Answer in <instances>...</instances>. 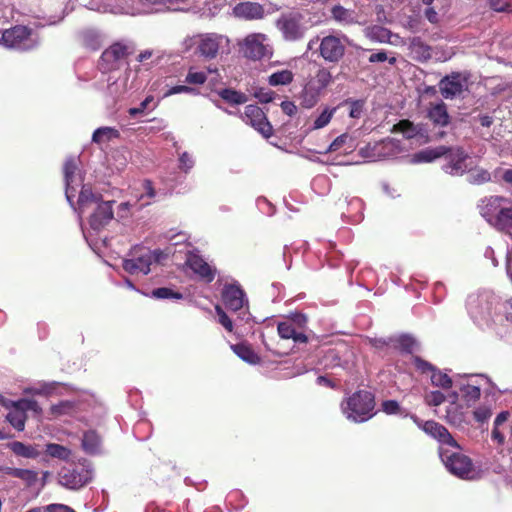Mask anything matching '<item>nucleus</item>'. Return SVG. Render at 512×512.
Instances as JSON below:
<instances>
[{
	"mask_svg": "<svg viewBox=\"0 0 512 512\" xmlns=\"http://www.w3.org/2000/svg\"><path fill=\"white\" fill-rule=\"evenodd\" d=\"M375 396L370 391L358 390L341 403V409L347 419L353 422H365L375 415Z\"/></svg>",
	"mask_w": 512,
	"mask_h": 512,
	"instance_id": "nucleus-1",
	"label": "nucleus"
},
{
	"mask_svg": "<svg viewBox=\"0 0 512 512\" xmlns=\"http://www.w3.org/2000/svg\"><path fill=\"white\" fill-rule=\"evenodd\" d=\"M134 52L135 47L130 42H114L103 51L100 58V67L104 72L116 70Z\"/></svg>",
	"mask_w": 512,
	"mask_h": 512,
	"instance_id": "nucleus-2",
	"label": "nucleus"
},
{
	"mask_svg": "<svg viewBox=\"0 0 512 512\" xmlns=\"http://www.w3.org/2000/svg\"><path fill=\"white\" fill-rule=\"evenodd\" d=\"M440 456L446 468L455 476L469 479L474 473L472 460L461 452L442 449Z\"/></svg>",
	"mask_w": 512,
	"mask_h": 512,
	"instance_id": "nucleus-3",
	"label": "nucleus"
},
{
	"mask_svg": "<svg viewBox=\"0 0 512 512\" xmlns=\"http://www.w3.org/2000/svg\"><path fill=\"white\" fill-rule=\"evenodd\" d=\"M244 121L251 125L265 139H269L274 134V129L269 122L264 111L257 105H247L245 107Z\"/></svg>",
	"mask_w": 512,
	"mask_h": 512,
	"instance_id": "nucleus-4",
	"label": "nucleus"
},
{
	"mask_svg": "<svg viewBox=\"0 0 512 512\" xmlns=\"http://www.w3.org/2000/svg\"><path fill=\"white\" fill-rule=\"evenodd\" d=\"M411 418L420 429H422L427 435L436 439L441 444H446L448 446L460 449V446L456 440L452 437L448 429L442 424L434 420L423 421L417 416H412Z\"/></svg>",
	"mask_w": 512,
	"mask_h": 512,
	"instance_id": "nucleus-5",
	"label": "nucleus"
},
{
	"mask_svg": "<svg viewBox=\"0 0 512 512\" xmlns=\"http://www.w3.org/2000/svg\"><path fill=\"white\" fill-rule=\"evenodd\" d=\"M267 36L262 33L247 35L240 44L243 55L251 60H260L269 54L268 46L264 44Z\"/></svg>",
	"mask_w": 512,
	"mask_h": 512,
	"instance_id": "nucleus-6",
	"label": "nucleus"
},
{
	"mask_svg": "<svg viewBox=\"0 0 512 512\" xmlns=\"http://www.w3.org/2000/svg\"><path fill=\"white\" fill-rule=\"evenodd\" d=\"M302 19V15L298 12L284 14L278 19L277 27L281 30L286 40L295 41L303 36Z\"/></svg>",
	"mask_w": 512,
	"mask_h": 512,
	"instance_id": "nucleus-7",
	"label": "nucleus"
},
{
	"mask_svg": "<svg viewBox=\"0 0 512 512\" xmlns=\"http://www.w3.org/2000/svg\"><path fill=\"white\" fill-rule=\"evenodd\" d=\"M346 47L340 38L328 35L322 38L319 44V54L330 63H338L345 54Z\"/></svg>",
	"mask_w": 512,
	"mask_h": 512,
	"instance_id": "nucleus-8",
	"label": "nucleus"
},
{
	"mask_svg": "<svg viewBox=\"0 0 512 512\" xmlns=\"http://www.w3.org/2000/svg\"><path fill=\"white\" fill-rule=\"evenodd\" d=\"M185 265L202 281L211 283L215 279L216 268L212 267L196 252L189 251L186 255Z\"/></svg>",
	"mask_w": 512,
	"mask_h": 512,
	"instance_id": "nucleus-9",
	"label": "nucleus"
},
{
	"mask_svg": "<svg viewBox=\"0 0 512 512\" xmlns=\"http://www.w3.org/2000/svg\"><path fill=\"white\" fill-rule=\"evenodd\" d=\"M58 476L59 484L71 490H77L91 480L90 472L83 468H62Z\"/></svg>",
	"mask_w": 512,
	"mask_h": 512,
	"instance_id": "nucleus-10",
	"label": "nucleus"
},
{
	"mask_svg": "<svg viewBox=\"0 0 512 512\" xmlns=\"http://www.w3.org/2000/svg\"><path fill=\"white\" fill-rule=\"evenodd\" d=\"M447 162L443 165V170L452 176L463 175L468 166L466 164L469 155L464 151L463 148H450L448 153L445 155Z\"/></svg>",
	"mask_w": 512,
	"mask_h": 512,
	"instance_id": "nucleus-11",
	"label": "nucleus"
},
{
	"mask_svg": "<svg viewBox=\"0 0 512 512\" xmlns=\"http://www.w3.org/2000/svg\"><path fill=\"white\" fill-rule=\"evenodd\" d=\"M199 41H196V37H192L185 41L187 48H190L194 44H198V51L201 56L206 59H214L219 51L221 36L216 34H206L199 36Z\"/></svg>",
	"mask_w": 512,
	"mask_h": 512,
	"instance_id": "nucleus-12",
	"label": "nucleus"
},
{
	"mask_svg": "<svg viewBox=\"0 0 512 512\" xmlns=\"http://www.w3.org/2000/svg\"><path fill=\"white\" fill-rule=\"evenodd\" d=\"M233 15L244 20H259L265 15L263 5L258 2H240L233 7Z\"/></svg>",
	"mask_w": 512,
	"mask_h": 512,
	"instance_id": "nucleus-13",
	"label": "nucleus"
},
{
	"mask_svg": "<svg viewBox=\"0 0 512 512\" xmlns=\"http://www.w3.org/2000/svg\"><path fill=\"white\" fill-rule=\"evenodd\" d=\"M114 201H100L91 215L89 223L93 230H100L113 219V205Z\"/></svg>",
	"mask_w": 512,
	"mask_h": 512,
	"instance_id": "nucleus-14",
	"label": "nucleus"
},
{
	"mask_svg": "<svg viewBox=\"0 0 512 512\" xmlns=\"http://www.w3.org/2000/svg\"><path fill=\"white\" fill-rule=\"evenodd\" d=\"M222 300L227 309L231 311H238L244 306L245 293L240 286L229 284L223 289Z\"/></svg>",
	"mask_w": 512,
	"mask_h": 512,
	"instance_id": "nucleus-15",
	"label": "nucleus"
},
{
	"mask_svg": "<svg viewBox=\"0 0 512 512\" xmlns=\"http://www.w3.org/2000/svg\"><path fill=\"white\" fill-rule=\"evenodd\" d=\"M152 264L151 252L147 251L137 257L131 259H124L122 263L123 269L129 274L143 273L147 275L150 272Z\"/></svg>",
	"mask_w": 512,
	"mask_h": 512,
	"instance_id": "nucleus-16",
	"label": "nucleus"
},
{
	"mask_svg": "<svg viewBox=\"0 0 512 512\" xmlns=\"http://www.w3.org/2000/svg\"><path fill=\"white\" fill-rule=\"evenodd\" d=\"M464 84L465 81L461 78V75L459 73H453L440 81L439 88L444 98L452 99L462 93Z\"/></svg>",
	"mask_w": 512,
	"mask_h": 512,
	"instance_id": "nucleus-17",
	"label": "nucleus"
},
{
	"mask_svg": "<svg viewBox=\"0 0 512 512\" xmlns=\"http://www.w3.org/2000/svg\"><path fill=\"white\" fill-rule=\"evenodd\" d=\"M314 82L317 84V91L315 94H312L309 99H307V96L310 88L306 86L304 89V103L308 108L316 104L319 92L325 89L332 82V75L330 71L327 68L319 69L314 77Z\"/></svg>",
	"mask_w": 512,
	"mask_h": 512,
	"instance_id": "nucleus-18",
	"label": "nucleus"
},
{
	"mask_svg": "<svg viewBox=\"0 0 512 512\" xmlns=\"http://www.w3.org/2000/svg\"><path fill=\"white\" fill-rule=\"evenodd\" d=\"M31 31L26 26H14L2 34V41L5 46L16 48L21 46L30 36Z\"/></svg>",
	"mask_w": 512,
	"mask_h": 512,
	"instance_id": "nucleus-19",
	"label": "nucleus"
},
{
	"mask_svg": "<svg viewBox=\"0 0 512 512\" xmlns=\"http://www.w3.org/2000/svg\"><path fill=\"white\" fill-rule=\"evenodd\" d=\"M507 199L503 196H489L485 197L481 200V204L479 205L480 214L489 222H491L493 217H496V214L501 209V204L506 202Z\"/></svg>",
	"mask_w": 512,
	"mask_h": 512,
	"instance_id": "nucleus-20",
	"label": "nucleus"
},
{
	"mask_svg": "<svg viewBox=\"0 0 512 512\" xmlns=\"http://www.w3.org/2000/svg\"><path fill=\"white\" fill-rule=\"evenodd\" d=\"M291 321H282L278 323L277 331L282 339H292L295 343L304 344L308 342V337L304 331H298L292 326Z\"/></svg>",
	"mask_w": 512,
	"mask_h": 512,
	"instance_id": "nucleus-21",
	"label": "nucleus"
},
{
	"mask_svg": "<svg viewBox=\"0 0 512 512\" xmlns=\"http://www.w3.org/2000/svg\"><path fill=\"white\" fill-rule=\"evenodd\" d=\"M427 117L435 126L445 127L450 123V116L444 102L431 105L428 109Z\"/></svg>",
	"mask_w": 512,
	"mask_h": 512,
	"instance_id": "nucleus-22",
	"label": "nucleus"
},
{
	"mask_svg": "<svg viewBox=\"0 0 512 512\" xmlns=\"http://www.w3.org/2000/svg\"><path fill=\"white\" fill-rule=\"evenodd\" d=\"M9 412L6 415L7 421L13 426L17 431H23L25 429V423L27 420V414L19 405V402L16 401L10 408Z\"/></svg>",
	"mask_w": 512,
	"mask_h": 512,
	"instance_id": "nucleus-23",
	"label": "nucleus"
},
{
	"mask_svg": "<svg viewBox=\"0 0 512 512\" xmlns=\"http://www.w3.org/2000/svg\"><path fill=\"white\" fill-rule=\"evenodd\" d=\"M7 448H9L16 456L27 459H36L40 455L36 446L25 444L20 441L9 442L7 444Z\"/></svg>",
	"mask_w": 512,
	"mask_h": 512,
	"instance_id": "nucleus-24",
	"label": "nucleus"
},
{
	"mask_svg": "<svg viewBox=\"0 0 512 512\" xmlns=\"http://www.w3.org/2000/svg\"><path fill=\"white\" fill-rule=\"evenodd\" d=\"M101 199V194L93 193L90 187L84 185L80 191L77 201L79 214H83L91 204L99 203Z\"/></svg>",
	"mask_w": 512,
	"mask_h": 512,
	"instance_id": "nucleus-25",
	"label": "nucleus"
},
{
	"mask_svg": "<svg viewBox=\"0 0 512 512\" xmlns=\"http://www.w3.org/2000/svg\"><path fill=\"white\" fill-rule=\"evenodd\" d=\"M449 151V147L438 146L436 148H426L414 154L413 158L415 162H431L437 158L446 155Z\"/></svg>",
	"mask_w": 512,
	"mask_h": 512,
	"instance_id": "nucleus-26",
	"label": "nucleus"
},
{
	"mask_svg": "<svg viewBox=\"0 0 512 512\" xmlns=\"http://www.w3.org/2000/svg\"><path fill=\"white\" fill-rule=\"evenodd\" d=\"M421 128L408 119L400 120L393 125L391 132L402 133L406 139H413L421 135Z\"/></svg>",
	"mask_w": 512,
	"mask_h": 512,
	"instance_id": "nucleus-27",
	"label": "nucleus"
},
{
	"mask_svg": "<svg viewBox=\"0 0 512 512\" xmlns=\"http://www.w3.org/2000/svg\"><path fill=\"white\" fill-rule=\"evenodd\" d=\"M232 350L239 358L249 364H258L261 360L253 348L246 343L235 344L232 346Z\"/></svg>",
	"mask_w": 512,
	"mask_h": 512,
	"instance_id": "nucleus-28",
	"label": "nucleus"
},
{
	"mask_svg": "<svg viewBox=\"0 0 512 512\" xmlns=\"http://www.w3.org/2000/svg\"><path fill=\"white\" fill-rule=\"evenodd\" d=\"M411 50L415 55V59L420 62H426L432 57V49L425 44L420 38H414L411 42Z\"/></svg>",
	"mask_w": 512,
	"mask_h": 512,
	"instance_id": "nucleus-29",
	"label": "nucleus"
},
{
	"mask_svg": "<svg viewBox=\"0 0 512 512\" xmlns=\"http://www.w3.org/2000/svg\"><path fill=\"white\" fill-rule=\"evenodd\" d=\"M77 171V164L73 158L65 161L63 166L64 179L66 184V197L69 202L72 201L74 194L70 193V186L73 183L75 173Z\"/></svg>",
	"mask_w": 512,
	"mask_h": 512,
	"instance_id": "nucleus-30",
	"label": "nucleus"
},
{
	"mask_svg": "<svg viewBox=\"0 0 512 512\" xmlns=\"http://www.w3.org/2000/svg\"><path fill=\"white\" fill-rule=\"evenodd\" d=\"M218 95L230 105H240L248 101V97L245 93L232 88L222 89L218 91Z\"/></svg>",
	"mask_w": 512,
	"mask_h": 512,
	"instance_id": "nucleus-31",
	"label": "nucleus"
},
{
	"mask_svg": "<svg viewBox=\"0 0 512 512\" xmlns=\"http://www.w3.org/2000/svg\"><path fill=\"white\" fill-rule=\"evenodd\" d=\"M494 225L501 231L512 229V207L501 208L496 214Z\"/></svg>",
	"mask_w": 512,
	"mask_h": 512,
	"instance_id": "nucleus-32",
	"label": "nucleus"
},
{
	"mask_svg": "<svg viewBox=\"0 0 512 512\" xmlns=\"http://www.w3.org/2000/svg\"><path fill=\"white\" fill-rule=\"evenodd\" d=\"M332 17L339 23L342 24H353L356 22L355 12L353 10L346 9L341 5H335L332 10Z\"/></svg>",
	"mask_w": 512,
	"mask_h": 512,
	"instance_id": "nucleus-33",
	"label": "nucleus"
},
{
	"mask_svg": "<svg viewBox=\"0 0 512 512\" xmlns=\"http://www.w3.org/2000/svg\"><path fill=\"white\" fill-rule=\"evenodd\" d=\"M459 390L462 393L463 400L468 406L474 404L481 396V389L476 385L463 384L460 386Z\"/></svg>",
	"mask_w": 512,
	"mask_h": 512,
	"instance_id": "nucleus-34",
	"label": "nucleus"
},
{
	"mask_svg": "<svg viewBox=\"0 0 512 512\" xmlns=\"http://www.w3.org/2000/svg\"><path fill=\"white\" fill-rule=\"evenodd\" d=\"M100 442V437L95 431H87L83 435L82 447L87 453L93 454L98 451Z\"/></svg>",
	"mask_w": 512,
	"mask_h": 512,
	"instance_id": "nucleus-35",
	"label": "nucleus"
},
{
	"mask_svg": "<svg viewBox=\"0 0 512 512\" xmlns=\"http://www.w3.org/2000/svg\"><path fill=\"white\" fill-rule=\"evenodd\" d=\"M119 136L118 130L111 127H100L92 135V141L101 144Z\"/></svg>",
	"mask_w": 512,
	"mask_h": 512,
	"instance_id": "nucleus-36",
	"label": "nucleus"
},
{
	"mask_svg": "<svg viewBox=\"0 0 512 512\" xmlns=\"http://www.w3.org/2000/svg\"><path fill=\"white\" fill-rule=\"evenodd\" d=\"M431 384L435 387H439L442 389H450L453 385V381L446 373L442 372L437 367L432 372L431 376Z\"/></svg>",
	"mask_w": 512,
	"mask_h": 512,
	"instance_id": "nucleus-37",
	"label": "nucleus"
},
{
	"mask_svg": "<svg viewBox=\"0 0 512 512\" xmlns=\"http://www.w3.org/2000/svg\"><path fill=\"white\" fill-rule=\"evenodd\" d=\"M446 421L454 426H459L464 421V414L455 402H452L446 410Z\"/></svg>",
	"mask_w": 512,
	"mask_h": 512,
	"instance_id": "nucleus-38",
	"label": "nucleus"
},
{
	"mask_svg": "<svg viewBox=\"0 0 512 512\" xmlns=\"http://www.w3.org/2000/svg\"><path fill=\"white\" fill-rule=\"evenodd\" d=\"M46 453L52 457L60 460H68L71 456V450L63 445L56 443H49L46 445Z\"/></svg>",
	"mask_w": 512,
	"mask_h": 512,
	"instance_id": "nucleus-39",
	"label": "nucleus"
},
{
	"mask_svg": "<svg viewBox=\"0 0 512 512\" xmlns=\"http://www.w3.org/2000/svg\"><path fill=\"white\" fill-rule=\"evenodd\" d=\"M395 148V141L393 139L387 138L382 141L376 142L372 150L374 151V156L385 157L393 153V149Z\"/></svg>",
	"mask_w": 512,
	"mask_h": 512,
	"instance_id": "nucleus-40",
	"label": "nucleus"
},
{
	"mask_svg": "<svg viewBox=\"0 0 512 512\" xmlns=\"http://www.w3.org/2000/svg\"><path fill=\"white\" fill-rule=\"evenodd\" d=\"M293 81V74L289 70H282L273 73L269 77V84L272 86L287 85Z\"/></svg>",
	"mask_w": 512,
	"mask_h": 512,
	"instance_id": "nucleus-41",
	"label": "nucleus"
},
{
	"mask_svg": "<svg viewBox=\"0 0 512 512\" xmlns=\"http://www.w3.org/2000/svg\"><path fill=\"white\" fill-rule=\"evenodd\" d=\"M397 342V350L406 354H411L414 350V347L417 345L416 340L408 334L399 335Z\"/></svg>",
	"mask_w": 512,
	"mask_h": 512,
	"instance_id": "nucleus-42",
	"label": "nucleus"
},
{
	"mask_svg": "<svg viewBox=\"0 0 512 512\" xmlns=\"http://www.w3.org/2000/svg\"><path fill=\"white\" fill-rule=\"evenodd\" d=\"M490 181L491 175L489 171L484 168L474 169L469 176V182L474 185H481Z\"/></svg>",
	"mask_w": 512,
	"mask_h": 512,
	"instance_id": "nucleus-43",
	"label": "nucleus"
},
{
	"mask_svg": "<svg viewBox=\"0 0 512 512\" xmlns=\"http://www.w3.org/2000/svg\"><path fill=\"white\" fill-rule=\"evenodd\" d=\"M152 297L156 299H182L183 295L168 287H160L152 290Z\"/></svg>",
	"mask_w": 512,
	"mask_h": 512,
	"instance_id": "nucleus-44",
	"label": "nucleus"
},
{
	"mask_svg": "<svg viewBox=\"0 0 512 512\" xmlns=\"http://www.w3.org/2000/svg\"><path fill=\"white\" fill-rule=\"evenodd\" d=\"M337 107L334 108H325L323 112L315 119L313 128L314 129H321L324 128L329 124L331 121L334 113L336 112Z\"/></svg>",
	"mask_w": 512,
	"mask_h": 512,
	"instance_id": "nucleus-45",
	"label": "nucleus"
},
{
	"mask_svg": "<svg viewBox=\"0 0 512 512\" xmlns=\"http://www.w3.org/2000/svg\"><path fill=\"white\" fill-rule=\"evenodd\" d=\"M14 477L24 481L28 486L33 485L38 479V473L30 469L17 468Z\"/></svg>",
	"mask_w": 512,
	"mask_h": 512,
	"instance_id": "nucleus-46",
	"label": "nucleus"
},
{
	"mask_svg": "<svg viewBox=\"0 0 512 512\" xmlns=\"http://www.w3.org/2000/svg\"><path fill=\"white\" fill-rule=\"evenodd\" d=\"M349 105V116L351 118H360L363 112L364 108V101L363 100H353V99H346L343 101L340 106Z\"/></svg>",
	"mask_w": 512,
	"mask_h": 512,
	"instance_id": "nucleus-47",
	"label": "nucleus"
},
{
	"mask_svg": "<svg viewBox=\"0 0 512 512\" xmlns=\"http://www.w3.org/2000/svg\"><path fill=\"white\" fill-rule=\"evenodd\" d=\"M446 396L438 390L427 392L424 396V401L428 406H439L445 402Z\"/></svg>",
	"mask_w": 512,
	"mask_h": 512,
	"instance_id": "nucleus-48",
	"label": "nucleus"
},
{
	"mask_svg": "<svg viewBox=\"0 0 512 512\" xmlns=\"http://www.w3.org/2000/svg\"><path fill=\"white\" fill-rule=\"evenodd\" d=\"M286 321H291L292 326L298 331H304L306 330L307 325V317L306 315L302 313H295L292 316L288 317Z\"/></svg>",
	"mask_w": 512,
	"mask_h": 512,
	"instance_id": "nucleus-49",
	"label": "nucleus"
},
{
	"mask_svg": "<svg viewBox=\"0 0 512 512\" xmlns=\"http://www.w3.org/2000/svg\"><path fill=\"white\" fill-rule=\"evenodd\" d=\"M215 311L218 315V321L219 323L228 331V332H232L233 331V322L232 320L229 318V316L226 314V312L222 309L221 306L217 305L215 307Z\"/></svg>",
	"mask_w": 512,
	"mask_h": 512,
	"instance_id": "nucleus-50",
	"label": "nucleus"
},
{
	"mask_svg": "<svg viewBox=\"0 0 512 512\" xmlns=\"http://www.w3.org/2000/svg\"><path fill=\"white\" fill-rule=\"evenodd\" d=\"M207 80V75L205 72H196V71H192L191 69L189 70L187 76H186V79L185 81L188 83V84H197V85H201V84H204Z\"/></svg>",
	"mask_w": 512,
	"mask_h": 512,
	"instance_id": "nucleus-51",
	"label": "nucleus"
},
{
	"mask_svg": "<svg viewBox=\"0 0 512 512\" xmlns=\"http://www.w3.org/2000/svg\"><path fill=\"white\" fill-rule=\"evenodd\" d=\"M382 411L388 415L401 413V407L396 400H385L381 404Z\"/></svg>",
	"mask_w": 512,
	"mask_h": 512,
	"instance_id": "nucleus-52",
	"label": "nucleus"
},
{
	"mask_svg": "<svg viewBox=\"0 0 512 512\" xmlns=\"http://www.w3.org/2000/svg\"><path fill=\"white\" fill-rule=\"evenodd\" d=\"M413 364L415 365L417 370H419L421 373H428V372H430L432 374V372L436 368V366L432 365L430 362L422 359L419 356H414L413 357Z\"/></svg>",
	"mask_w": 512,
	"mask_h": 512,
	"instance_id": "nucleus-53",
	"label": "nucleus"
},
{
	"mask_svg": "<svg viewBox=\"0 0 512 512\" xmlns=\"http://www.w3.org/2000/svg\"><path fill=\"white\" fill-rule=\"evenodd\" d=\"M74 405L70 401H61L60 403L53 405L51 407V414L54 416H60L68 413L71 409H73Z\"/></svg>",
	"mask_w": 512,
	"mask_h": 512,
	"instance_id": "nucleus-54",
	"label": "nucleus"
},
{
	"mask_svg": "<svg viewBox=\"0 0 512 512\" xmlns=\"http://www.w3.org/2000/svg\"><path fill=\"white\" fill-rule=\"evenodd\" d=\"M19 402V405L22 406V408L24 409V411L27 413V411H33L35 414H38L40 415L42 413V409L41 407L39 406V404L37 403V401L33 400V399H20L18 400Z\"/></svg>",
	"mask_w": 512,
	"mask_h": 512,
	"instance_id": "nucleus-55",
	"label": "nucleus"
},
{
	"mask_svg": "<svg viewBox=\"0 0 512 512\" xmlns=\"http://www.w3.org/2000/svg\"><path fill=\"white\" fill-rule=\"evenodd\" d=\"M490 7L496 12H511L512 4L509 0H489Z\"/></svg>",
	"mask_w": 512,
	"mask_h": 512,
	"instance_id": "nucleus-56",
	"label": "nucleus"
},
{
	"mask_svg": "<svg viewBox=\"0 0 512 512\" xmlns=\"http://www.w3.org/2000/svg\"><path fill=\"white\" fill-rule=\"evenodd\" d=\"M368 60L370 63H377V62H384V61H388L389 64H391V65H394L396 63V58L395 57L388 58L387 53L385 51H379L376 53H372L369 56Z\"/></svg>",
	"mask_w": 512,
	"mask_h": 512,
	"instance_id": "nucleus-57",
	"label": "nucleus"
},
{
	"mask_svg": "<svg viewBox=\"0 0 512 512\" xmlns=\"http://www.w3.org/2000/svg\"><path fill=\"white\" fill-rule=\"evenodd\" d=\"M390 32L380 26H375L371 29V37L379 42H384L389 39Z\"/></svg>",
	"mask_w": 512,
	"mask_h": 512,
	"instance_id": "nucleus-58",
	"label": "nucleus"
},
{
	"mask_svg": "<svg viewBox=\"0 0 512 512\" xmlns=\"http://www.w3.org/2000/svg\"><path fill=\"white\" fill-rule=\"evenodd\" d=\"M193 165L192 156L188 152H183L179 157V168L184 172H188Z\"/></svg>",
	"mask_w": 512,
	"mask_h": 512,
	"instance_id": "nucleus-59",
	"label": "nucleus"
},
{
	"mask_svg": "<svg viewBox=\"0 0 512 512\" xmlns=\"http://www.w3.org/2000/svg\"><path fill=\"white\" fill-rule=\"evenodd\" d=\"M348 134H342L338 137H336L332 143L329 145L327 152H336L338 151L347 141Z\"/></svg>",
	"mask_w": 512,
	"mask_h": 512,
	"instance_id": "nucleus-60",
	"label": "nucleus"
},
{
	"mask_svg": "<svg viewBox=\"0 0 512 512\" xmlns=\"http://www.w3.org/2000/svg\"><path fill=\"white\" fill-rule=\"evenodd\" d=\"M491 414H492L491 410L486 407H480L473 412L475 420L478 422H481V423L488 420L490 418Z\"/></svg>",
	"mask_w": 512,
	"mask_h": 512,
	"instance_id": "nucleus-61",
	"label": "nucleus"
},
{
	"mask_svg": "<svg viewBox=\"0 0 512 512\" xmlns=\"http://www.w3.org/2000/svg\"><path fill=\"white\" fill-rule=\"evenodd\" d=\"M45 512H76L71 507L64 504H49L45 507Z\"/></svg>",
	"mask_w": 512,
	"mask_h": 512,
	"instance_id": "nucleus-62",
	"label": "nucleus"
},
{
	"mask_svg": "<svg viewBox=\"0 0 512 512\" xmlns=\"http://www.w3.org/2000/svg\"><path fill=\"white\" fill-rule=\"evenodd\" d=\"M369 344L378 350H382L389 346L388 338H370Z\"/></svg>",
	"mask_w": 512,
	"mask_h": 512,
	"instance_id": "nucleus-63",
	"label": "nucleus"
},
{
	"mask_svg": "<svg viewBox=\"0 0 512 512\" xmlns=\"http://www.w3.org/2000/svg\"><path fill=\"white\" fill-rule=\"evenodd\" d=\"M280 106L282 111L288 116H293L297 112L296 105L291 101H283Z\"/></svg>",
	"mask_w": 512,
	"mask_h": 512,
	"instance_id": "nucleus-64",
	"label": "nucleus"
}]
</instances>
